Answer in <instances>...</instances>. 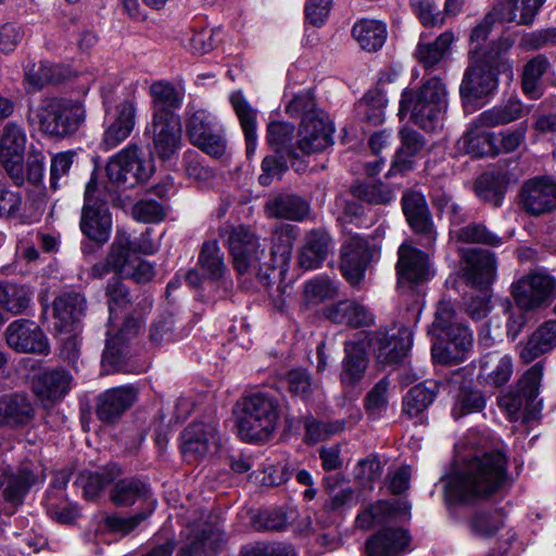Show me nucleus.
<instances>
[{
    "instance_id": "nucleus-12",
    "label": "nucleus",
    "mask_w": 556,
    "mask_h": 556,
    "mask_svg": "<svg viewBox=\"0 0 556 556\" xmlns=\"http://www.w3.org/2000/svg\"><path fill=\"white\" fill-rule=\"evenodd\" d=\"M224 543V531L217 523H194L187 529L177 556H216Z\"/></svg>"
},
{
    "instance_id": "nucleus-41",
    "label": "nucleus",
    "mask_w": 556,
    "mask_h": 556,
    "mask_svg": "<svg viewBox=\"0 0 556 556\" xmlns=\"http://www.w3.org/2000/svg\"><path fill=\"white\" fill-rule=\"evenodd\" d=\"M231 105L240 122L247 143V154L250 156L255 152L257 134H256V110L253 109L241 91H236L230 96Z\"/></svg>"
},
{
    "instance_id": "nucleus-1",
    "label": "nucleus",
    "mask_w": 556,
    "mask_h": 556,
    "mask_svg": "<svg viewBox=\"0 0 556 556\" xmlns=\"http://www.w3.org/2000/svg\"><path fill=\"white\" fill-rule=\"evenodd\" d=\"M507 462V456L498 450L467 459L446 478V500L468 504L500 493L509 483Z\"/></svg>"
},
{
    "instance_id": "nucleus-45",
    "label": "nucleus",
    "mask_w": 556,
    "mask_h": 556,
    "mask_svg": "<svg viewBox=\"0 0 556 556\" xmlns=\"http://www.w3.org/2000/svg\"><path fill=\"white\" fill-rule=\"evenodd\" d=\"M514 40L508 37L498 38L492 41L483 55V64L495 71L497 74L513 76V61L510 60V50Z\"/></svg>"
},
{
    "instance_id": "nucleus-48",
    "label": "nucleus",
    "mask_w": 556,
    "mask_h": 556,
    "mask_svg": "<svg viewBox=\"0 0 556 556\" xmlns=\"http://www.w3.org/2000/svg\"><path fill=\"white\" fill-rule=\"evenodd\" d=\"M549 67L547 58L539 54L532 58L523 67L521 88L526 96L536 100L542 97L541 78Z\"/></svg>"
},
{
    "instance_id": "nucleus-33",
    "label": "nucleus",
    "mask_w": 556,
    "mask_h": 556,
    "mask_svg": "<svg viewBox=\"0 0 556 556\" xmlns=\"http://www.w3.org/2000/svg\"><path fill=\"white\" fill-rule=\"evenodd\" d=\"M264 212L269 218L301 222L307 216L309 205L298 194L281 192L265 202Z\"/></svg>"
},
{
    "instance_id": "nucleus-15",
    "label": "nucleus",
    "mask_w": 556,
    "mask_h": 556,
    "mask_svg": "<svg viewBox=\"0 0 556 556\" xmlns=\"http://www.w3.org/2000/svg\"><path fill=\"white\" fill-rule=\"evenodd\" d=\"M460 256L467 283L479 289L488 288L493 283L496 277L494 253L482 249H465Z\"/></svg>"
},
{
    "instance_id": "nucleus-16",
    "label": "nucleus",
    "mask_w": 556,
    "mask_h": 556,
    "mask_svg": "<svg viewBox=\"0 0 556 556\" xmlns=\"http://www.w3.org/2000/svg\"><path fill=\"white\" fill-rule=\"evenodd\" d=\"M523 210L540 216L556 210V181L547 177H535L528 180L521 188Z\"/></svg>"
},
{
    "instance_id": "nucleus-30",
    "label": "nucleus",
    "mask_w": 556,
    "mask_h": 556,
    "mask_svg": "<svg viewBox=\"0 0 556 556\" xmlns=\"http://www.w3.org/2000/svg\"><path fill=\"white\" fill-rule=\"evenodd\" d=\"M513 371L511 356L493 351L482 355L479 359L478 380L485 386L500 388L509 381Z\"/></svg>"
},
{
    "instance_id": "nucleus-17",
    "label": "nucleus",
    "mask_w": 556,
    "mask_h": 556,
    "mask_svg": "<svg viewBox=\"0 0 556 556\" xmlns=\"http://www.w3.org/2000/svg\"><path fill=\"white\" fill-rule=\"evenodd\" d=\"M334 128L329 117H306L301 121L296 148L303 154H312L324 151L333 143Z\"/></svg>"
},
{
    "instance_id": "nucleus-3",
    "label": "nucleus",
    "mask_w": 556,
    "mask_h": 556,
    "mask_svg": "<svg viewBox=\"0 0 556 556\" xmlns=\"http://www.w3.org/2000/svg\"><path fill=\"white\" fill-rule=\"evenodd\" d=\"M447 109V90L443 80L433 76L426 79L420 87L404 89L401 94L399 116L409 118L420 128L432 131L442 126Z\"/></svg>"
},
{
    "instance_id": "nucleus-40",
    "label": "nucleus",
    "mask_w": 556,
    "mask_h": 556,
    "mask_svg": "<svg viewBox=\"0 0 556 556\" xmlns=\"http://www.w3.org/2000/svg\"><path fill=\"white\" fill-rule=\"evenodd\" d=\"M400 137L402 146L394 156L389 174L404 173L412 169L413 157H415L426 144L424 137L412 128L401 129Z\"/></svg>"
},
{
    "instance_id": "nucleus-10",
    "label": "nucleus",
    "mask_w": 556,
    "mask_h": 556,
    "mask_svg": "<svg viewBox=\"0 0 556 556\" xmlns=\"http://www.w3.org/2000/svg\"><path fill=\"white\" fill-rule=\"evenodd\" d=\"M374 249L359 235L349 237L341 247L340 270L352 287H358L374 258Z\"/></svg>"
},
{
    "instance_id": "nucleus-51",
    "label": "nucleus",
    "mask_w": 556,
    "mask_h": 556,
    "mask_svg": "<svg viewBox=\"0 0 556 556\" xmlns=\"http://www.w3.org/2000/svg\"><path fill=\"white\" fill-rule=\"evenodd\" d=\"M132 249L129 236L124 231H117L114 242L111 244L106 260L116 276H123L131 262Z\"/></svg>"
},
{
    "instance_id": "nucleus-8",
    "label": "nucleus",
    "mask_w": 556,
    "mask_h": 556,
    "mask_svg": "<svg viewBox=\"0 0 556 556\" xmlns=\"http://www.w3.org/2000/svg\"><path fill=\"white\" fill-rule=\"evenodd\" d=\"M186 129L190 142L207 155L218 159L225 154L227 140L207 111L193 112L187 119Z\"/></svg>"
},
{
    "instance_id": "nucleus-13",
    "label": "nucleus",
    "mask_w": 556,
    "mask_h": 556,
    "mask_svg": "<svg viewBox=\"0 0 556 556\" xmlns=\"http://www.w3.org/2000/svg\"><path fill=\"white\" fill-rule=\"evenodd\" d=\"M218 440L215 425L192 422L180 434V450L187 462H197L215 451Z\"/></svg>"
},
{
    "instance_id": "nucleus-25",
    "label": "nucleus",
    "mask_w": 556,
    "mask_h": 556,
    "mask_svg": "<svg viewBox=\"0 0 556 556\" xmlns=\"http://www.w3.org/2000/svg\"><path fill=\"white\" fill-rule=\"evenodd\" d=\"M136 124V105L131 100L121 102L113 115V119L104 130L101 146L104 150H112L125 141L131 134Z\"/></svg>"
},
{
    "instance_id": "nucleus-36",
    "label": "nucleus",
    "mask_w": 556,
    "mask_h": 556,
    "mask_svg": "<svg viewBox=\"0 0 556 556\" xmlns=\"http://www.w3.org/2000/svg\"><path fill=\"white\" fill-rule=\"evenodd\" d=\"M326 315L331 321L352 328L366 327L374 321L372 314L364 305L351 300L331 305Z\"/></svg>"
},
{
    "instance_id": "nucleus-39",
    "label": "nucleus",
    "mask_w": 556,
    "mask_h": 556,
    "mask_svg": "<svg viewBox=\"0 0 556 556\" xmlns=\"http://www.w3.org/2000/svg\"><path fill=\"white\" fill-rule=\"evenodd\" d=\"M122 468L117 464H109L97 471H85L78 477V483L84 490L87 500H94L114 481L122 476Z\"/></svg>"
},
{
    "instance_id": "nucleus-42",
    "label": "nucleus",
    "mask_w": 556,
    "mask_h": 556,
    "mask_svg": "<svg viewBox=\"0 0 556 556\" xmlns=\"http://www.w3.org/2000/svg\"><path fill=\"white\" fill-rule=\"evenodd\" d=\"M387 26L384 23L362 18L352 27V36L362 49L372 52L379 50L387 39Z\"/></svg>"
},
{
    "instance_id": "nucleus-11",
    "label": "nucleus",
    "mask_w": 556,
    "mask_h": 556,
    "mask_svg": "<svg viewBox=\"0 0 556 556\" xmlns=\"http://www.w3.org/2000/svg\"><path fill=\"white\" fill-rule=\"evenodd\" d=\"M4 339L9 348L17 353L48 355L50 344L42 329L31 319H16L8 325Z\"/></svg>"
},
{
    "instance_id": "nucleus-6",
    "label": "nucleus",
    "mask_w": 556,
    "mask_h": 556,
    "mask_svg": "<svg viewBox=\"0 0 556 556\" xmlns=\"http://www.w3.org/2000/svg\"><path fill=\"white\" fill-rule=\"evenodd\" d=\"M240 438L247 442L268 440L279 419V402L265 393H253L238 403L236 412Z\"/></svg>"
},
{
    "instance_id": "nucleus-34",
    "label": "nucleus",
    "mask_w": 556,
    "mask_h": 556,
    "mask_svg": "<svg viewBox=\"0 0 556 556\" xmlns=\"http://www.w3.org/2000/svg\"><path fill=\"white\" fill-rule=\"evenodd\" d=\"M3 498L14 507L21 505L37 477L28 467L7 468L3 470Z\"/></svg>"
},
{
    "instance_id": "nucleus-59",
    "label": "nucleus",
    "mask_w": 556,
    "mask_h": 556,
    "mask_svg": "<svg viewBox=\"0 0 556 556\" xmlns=\"http://www.w3.org/2000/svg\"><path fill=\"white\" fill-rule=\"evenodd\" d=\"M477 197L493 206H500L505 193V187L500 177L484 173L475 184Z\"/></svg>"
},
{
    "instance_id": "nucleus-57",
    "label": "nucleus",
    "mask_w": 556,
    "mask_h": 556,
    "mask_svg": "<svg viewBox=\"0 0 556 556\" xmlns=\"http://www.w3.org/2000/svg\"><path fill=\"white\" fill-rule=\"evenodd\" d=\"M25 79L35 90H39L47 84L61 81V67L48 62H40L39 65L28 63L25 66Z\"/></svg>"
},
{
    "instance_id": "nucleus-35",
    "label": "nucleus",
    "mask_w": 556,
    "mask_h": 556,
    "mask_svg": "<svg viewBox=\"0 0 556 556\" xmlns=\"http://www.w3.org/2000/svg\"><path fill=\"white\" fill-rule=\"evenodd\" d=\"M454 40V33L446 30L431 42H419L414 55L424 68L435 70L448 56Z\"/></svg>"
},
{
    "instance_id": "nucleus-38",
    "label": "nucleus",
    "mask_w": 556,
    "mask_h": 556,
    "mask_svg": "<svg viewBox=\"0 0 556 556\" xmlns=\"http://www.w3.org/2000/svg\"><path fill=\"white\" fill-rule=\"evenodd\" d=\"M153 105V119L178 117L175 110L181 105V97L168 81H155L150 87Z\"/></svg>"
},
{
    "instance_id": "nucleus-21",
    "label": "nucleus",
    "mask_w": 556,
    "mask_h": 556,
    "mask_svg": "<svg viewBox=\"0 0 556 556\" xmlns=\"http://www.w3.org/2000/svg\"><path fill=\"white\" fill-rule=\"evenodd\" d=\"M497 73L483 64L475 62L470 64L459 86V94L463 99H480L492 93L497 88Z\"/></svg>"
},
{
    "instance_id": "nucleus-20",
    "label": "nucleus",
    "mask_w": 556,
    "mask_h": 556,
    "mask_svg": "<svg viewBox=\"0 0 556 556\" xmlns=\"http://www.w3.org/2000/svg\"><path fill=\"white\" fill-rule=\"evenodd\" d=\"M35 417L31 399L23 392L0 395V427L21 429L28 426Z\"/></svg>"
},
{
    "instance_id": "nucleus-31",
    "label": "nucleus",
    "mask_w": 556,
    "mask_h": 556,
    "mask_svg": "<svg viewBox=\"0 0 556 556\" xmlns=\"http://www.w3.org/2000/svg\"><path fill=\"white\" fill-rule=\"evenodd\" d=\"M396 270L400 280L418 282L429 277V256L412 244L404 242L400 245Z\"/></svg>"
},
{
    "instance_id": "nucleus-52",
    "label": "nucleus",
    "mask_w": 556,
    "mask_h": 556,
    "mask_svg": "<svg viewBox=\"0 0 556 556\" xmlns=\"http://www.w3.org/2000/svg\"><path fill=\"white\" fill-rule=\"evenodd\" d=\"M294 126L285 122H273L267 127V142L280 153L296 156V146L292 144Z\"/></svg>"
},
{
    "instance_id": "nucleus-14",
    "label": "nucleus",
    "mask_w": 556,
    "mask_h": 556,
    "mask_svg": "<svg viewBox=\"0 0 556 556\" xmlns=\"http://www.w3.org/2000/svg\"><path fill=\"white\" fill-rule=\"evenodd\" d=\"M368 344L380 363L395 364L409 350L412 334L405 327L378 330L370 336Z\"/></svg>"
},
{
    "instance_id": "nucleus-28",
    "label": "nucleus",
    "mask_w": 556,
    "mask_h": 556,
    "mask_svg": "<svg viewBox=\"0 0 556 556\" xmlns=\"http://www.w3.org/2000/svg\"><path fill=\"white\" fill-rule=\"evenodd\" d=\"M332 250L330 235L323 229H313L305 235L299 251L298 265L305 270L319 268Z\"/></svg>"
},
{
    "instance_id": "nucleus-7",
    "label": "nucleus",
    "mask_w": 556,
    "mask_h": 556,
    "mask_svg": "<svg viewBox=\"0 0 556 556\" xmlns=\"http://www.w3.org/2000/svg\"><path fill=\"white\" fill-rule=\"evenodd\" d=\"M138 151L139 148L136 144H129L110 159L106 175L112 184L131 188L151 177L154 170L153 162L151 159H142Z\"/></svg>"
},
{
    "instance_id": "nucleus-43",
    "label": "nucleus",
    "mask_w": 556,
    "mask_h": 556,
    "mask_svg": "<svg viewBox=\"0 0 556 556\" xmlns=\"http://www.w3.org/2000/svg\"><path fill=\"white\" fill-rule=\"evenodd\" d=\"M198 265L202 276L212 280L219 281L224 279L228 273L225 264L224 253L217 241H206L203 243L199 254Z\"/></svg>"
},
{
    "instance_id": "nucleus-23",
    "label": "nucleus",
    "mask_w": 556,
    "mask_h": 556,
    "mask_svg": "<svg viewBox=\"0 0 556 556\" xmlns=\"http://www.w3.org/2000/svg\"><path fill=\"white\" fill-rule=\"evenodd\" d=\"M412 541L407 529L386 527L367 539L366 552L369 556H399Z\"/></svg>"
},
{
    "instance_id": "nucleus-61",
    "label": "nucleus",
    "mask_w": 556,
    "mask_h": 556,
    "mask_svg": "<svg viewBox=\"0 0 556 556\" xmlns=\"http://www.w3.org/2000/svg\"><path fill=\"white\" fill-rule=\"evenodd\" d=\"M155 509V503L149 502L148 507H143L140 511L129 517L108 516L104 519L105 527L114 533L126 535L134 531L142 521H144Z\"/></svg>"
},
{
    "instance_id": "nucleus-58",
    "label": "nucleus",
    "mask_w": 556,
    "mask_h": 556,
    "mask_svg": "<svg viewBox=\"0 0 556 556\" xmlns=\"http://www.w3.org/2000/svg\"><path fill=\"white\" fill-rule=\"evenodd\" d=\"M30 303V293L23 286L0 283V306L13 314H21Z\"/></svg>"
},
{
    "instance_id": "nucleus-18",
    "label": "nucleus",
    "mask_w": 556,
    "mask_h": 556,
    "mask_svg": "<svg viewBox=\"0 0 556 556\" xmlns=\"http://www.w3.org/2000/svg\"><path fill=\"white\" fill-rule=\"evenodd\" d=\"M410 504L406 500L378 501L358 513L355 525L358 529L369 530L391 519H410Z\"/></svg>"
},
{
    "instance_id": "nucleus-46",
    "label": "nucleus",
    "mask_w": 556,
    "mask_h": 556,
    "mask_svg": "<svg viewBox=\"0 0 556 556\" xmlns=\"http://www.w3.org/2000/svg\"><path fill=\"white\" fill-rule=\"evenodd\" d=\"M545 0H503L497 7L503 11L502 16L507 22L529 25L544 4Z\"/></svg>"
},
{
    "instance_id": "nucleus-24",
    "label": "nucleus",
    "mask_w": 556,
    "mask_h": 556,
    "mask_svg": "<svg viewBox=\"0 0 556 556\" xmlns=\"http://www.w3.org/2000/svg\"><path fill=\"white\" fill-rule=\"evenodd\" d=\"M152 142L154 153L163 161L170 160L181 143L179 117L152 119Z\"/></svg>"
},
{
    "instance_id": "nucleus-62",
    "label": "nucleus",
    "mask_w": 556,
    "mask_h": 556,
    "mask_svg": "<svg viewBox=\"0 0 556 556\" xmlns=\"http://www.w3.org/2000/svg\"><path fill=\"white\" fill-rule=\"evenodd\" d=\"M485 127L476 126V119L471 123L469 129L460 139L463 149L473 156H483L491 150L492 141L489 132L484 131Z\"/></svg>"
},
{
    "instance_id": "nucleus-47",
    "label": "nucleus",
    "mask_w": 556,
    "mask_h": 556,
    "mask_svg": "<svg viewBox=\"0 0 556 556\" xmlns=\"http://www.w3.org/2000/svg\"><path fill=\"white\" fill-rule=\"evenodd\" d=\"M523 105L517 99H510L504 105L494 106L482 112L476 118V126L495 127L511 123L522 116Z\"/></svg>"
},
{
    "instance_id": "nucleus-29",
    "label": "nucleus",
    "mask_w": 556,
    "mask_h": 556,
    "mask_svg": "<svg viewBox=\"0 0 556 556\" xmlns=\"http://www.w3.org/2000/svg\"><path fill=\"white\" fill-rule=\"evenodd\" d=\"M109 497L117 507H129L137 502L144 503V507L149 506V502L156 504L150 484L137 477L117 478L110 490Z\"/></svg>"
},
{
    "instance_id": "nucleus-2",
    "label": "nucleus",
    "mask_w": 556,
    "mask_h": 556,
    "mask_svg": "<svg viewBox=\"0 0 556 556\" xmlns=\"http://www.w3.org/2000/svg\"><path fill=\"white\" fill-rule=\"evenodd\" d=\"M434 339L432 357L441 364H457L472 346V334L468 327L457 320L454 304L445 299L439 301L434 319L428 328Z\"/></svg>"
},
{
    "instance_id": "nucleus-22",
    "label": "nucleus",
    "mask_w": 556,
    "mask_h": 556,
    "mask_svg": "<svg viewBox=\"0 0 556 556\" xmlns=\"http://www.w3.org/2000/svg\"><path fill=\"white\" fill-rule=\"evenodd\" d=\"M53 327L58 332H71L85 315L86 299L79 292H66L52 304Z\"/></svg>"
},
{
    "instance_id": "nucleus-56",
    "label": "nucleus",
    "mask_w": 556,
    "mask_h": 556,
    "mask_svg": "<svg viewBox=\"0 0 556 556\" xmlns=\"http://www.w3.org/2000/svg\"><path fill=\"white\" fill-rule=\"evenodd\" d=\"M387 100L378 90L368 91L357 104V114L371 125H378L384 119Z\"/></svg>"
},
{
    "instance_id": "nucleus-49",
    "label": "nucleus",
    "mask_w": 556,
    "mask_h": 556,
    "mask_svg": "<svg viewBox=\"0 0 556 556\" xmlns=\"http://www.w3.org/2000/svg\"><path fill=\"white\" fill-rule=\"evenodd\" d=\"M345 353L341 380L343 383L354 384L363 378L367 358L364 348L356 342L345 343Z\"/></svg>"
},
{
    "instance_id": "nucleus-55",
    "label": "nucleus",
    "mask_w": 556,
    "mask_h": 556,
    "mask_svg": "<svg viewBox=\"0 0 556 556\" xmlns=\"http://www.w3.org/2000/svg\"><path fill=\"white\" fill-rule=\"evenodd\" d=\"M126 345L108 337L106 345L102 353V372L112 375L128 370Z\"/></svg>"
},
{
    "instance_id": "nucleus-54",
    "label": "nucleus",
    "mask_w": 556,
    "mask_h": 556,
    "mask_svg": "<svg viewBox=\"0 0 556 556\" xmlns=\"http://www.w3.org/2000/svg\"><path fill=\"white\" fill-rule=\"evenodd\" d=\"M485 406V397L480 390L470 386H462L455 397L452 416L458 419L467 414L481 412Z\"/></svg>"
},
{
    "instance_id": "nucleus-44",
    "label": "nucleus",
    "mask_w": 556,
    "mask_h": 556,
    "mask_svg": "<svg viewBox=\"0 0 556 556\" xmlns=\"http://www.w3.org/2000/svg\"><path fill=\"white\" fill-rule=\"evenodd\" d=\"M298 237V228L291 225H280L275 228L271 236L270 258L268 264L285 266L290 261L293 242Z\"/></svg>"
},
{
    "instance_id": "nucleus-4",
    "label": "nucleus",
    "mask_w": 556,
    "mask_h": 556,
    "mask_svg": "<svg viewBox=\"0 0 556 556\" xmlns=\"http://www.w3.org/2000/svg\"><path fill=\"white\" fill-rule=\"evenodd\" d=\"M232 265L239 276L255 277L264 287L271 283L274 265L262 262L265 249L261 247L258 237L245 225H226L220 228Z\"/></svg>"
},
{
    "instance_id": "nucleus-9",
    "label": "nucleus",
    "mask_w": 556,
    "mask_h": 556,
    "mask_svg": "<svg viewBox=\"0 0 556 556\" xmlns=\"http://www.w3.org/2000/svg\"><path fill=\"white\" fill-rule=\"evenodd\" d=\"M556 280L545 274L530 273L511 286V294L523 311H531L551 301L555 294Z\"/></svg>"
},
{
    "instance_id": "nucleus-27",
    "label": "nucleus",
    "mask_w": 556,
    "mask_h": 556,
    "mask_svg": "<svg viewBox=\"0 0 556 556\" xmlns=\"http://www.w3.org/2000/svg\"><path fill=\"white\" fill-rule=\"evenodd\" d=\"M72 376L64 369L47 370L39 374L33 389L45 406H53L70 391Z\"/></svg>"
},
{
    "instance_id": "nucleus-32",
    "label": "nucleus",
    "mask_w": 556,
    "mask_h": 556,
    "mask_svg": "<svg viewBox=\"0 0 556 556\" xmlns=\"http://www.w3.org/2000/svg\"><path fill=\"white\" fill-rule=\"evenodd\" d=\"M438 393V386L433 382L419 383L408 390L402 401V413L415 425L427 422V409L433 403Z\"/></svg>"
},
{
    "instance_id": "nucleus-53",
    "label": "nucleus",
    "mask_w": 556,
    "mask_h": 556,
    "mask_svg": "<svg viewBox=\"0 0 556 556\" xmlns=\"http://www.w3.org/2000/svg\"><path fill=\"white\" fill-rule=\"evenodd\" d=\"M504 527V519L496 510H480L469 521L471 533L480 539H491Z\"/></svg>"
},
{
    "instance_id": "nucleus-26",
    "label": "nucleus",
    "mask_w": 556,
    "mask_h": 556,
    "mask_svg": "<svg viewBox=\"0 0 556 556\" xmlns=\"http://www.w3.org/2000/svg\"><path fill=\"white\" fill-rule=\"evenodd\" d=\"M81 232L91 241L103 245L111 236L112 218L106 203L84 204L79 223Z\"/></svg>"
},
{
    "instance_id": "nucleus-64",
    "label": "nucleus",
    "mask_w": 556,
    "mask_h": 556,
    "mask_svg": "<svg viewBox=\"0 0 556 556\" xmlns=\"http://www.w3.org/2000/svg\"><path fill=\"white\" fill-rule=\"evenodd\" d=\"M389 387V379L383 377L366 394L364 399V408L370 418H379L386 412Z\"/></svg>"
},
{
    "instance_id": "nucleus-50",
    "label": "nucleus",
    "mask_w": 556,
    "mask_h": 556,
    "mask_svg": "<svg viewBox=\"0 0 556 556\" xmlns=\"http://www.w3.org/2000/svg\"><path fill=\"white\" fill-rule=\"evenodd\" d=\"M26 140L25 130L20 124L15 122L7 123L0 137V157H20L24 155Z\"/></svg>"
},
{
    "instance_id": "nucleus-37",
    "label": "nucleus",
    "mask_w": 556,
    "mask_h": 556,
    "mask_svg": "<svg viewBox=\"0 0 556 556\" xmlns=\"http://www.w3.org/2000/svg\"><path fill=\"white\" fill-rule=\"evenodd\" d=\"M556 346V321L542 324L529 338L527 343L519 346V357L525 363H531Z\"/></svg>"
},
{
    "instance_id": "nucleus-63",
    "label": "nucleus",
    "mask_w": 556,
    "mask_h": 556,
    "mask_svg": "<svg viewBox=\"0 0 556 556\" xmlns=\"http://www.w3.org/2000/svg\"><path fill=\"white\" fill-rule=\"evenodd\" d=\"M353 194L369 204L384 205L393 201L392 190L382 182H363L352 187Z\"/></svg>"
},
{
    "instance_id": "nucleus-60",
    "label": "nucleus",
    "mask_w": 556,
    "mask_h": 556,
    "mask_svg": "<svg viewBox=\"0 0 556 556\" xmlns=\"http://www.w3.org/2000/svg\"><path fill=\"white\" fill-rule=\"evenodd\" d=\"M338 293V285L327 276H317L304 287L305 300L315 305L334 299Z\"/></svg>"
},
{
    "instance_id": "nucleus-19",
    "label": "nucleus",
    "mask_w": 556,
    "mask_h": 556,
    "mask_svg": "<svg viewBox=\"0 0 556 556\" xmlns=\"http://www.w3.org/2000/svg\"><path fill=\"white\" fill-rule=\"evenodd\" d=\"M134 386L112 388L97 397L96 415L105 424H114L137 400Z\"/></svg>"
},
{
    "instance_id": "nucleus-5",
    "label": "nucleus",
    "mask_w": 556,
    "mask_h": 556,
    "mask_svg": "<svg viewBox=\"0 0 556 556\" xmlns=\"http://www.w3.org/2000/svg\"><path fill=\"white\" fill-rule=\"evenodd\" d=\"M27 119L51 139H65L74 135L86 119V110L78 100L66 98H43L30 109Z\"/></svg>"
}]
</instances>
